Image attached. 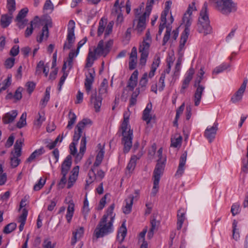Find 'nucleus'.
<instances>
[{"mask_svg": "<svg viewBox=\"0 0 248 248\" xmlns=\"http://www.w3.org/2000/svg\"><path fill=\"white\" fill-rule=\"evenodd\" d=\"M138 74V71L137 70H135L132 73L129 79L127 87L130 91L133 90L135 87L137 86Z\"/></svg>", "mask_w": 248, "mask_h": 248, "instance_id": "obj_25", "label": "nucleus"}, {"mask_svg": "<svg viewBox=\"0 0 248 248\" xmlns=\"http://www.w3.org/2000/svg\"><path fill=\"white\" fill-rule=\"evenodd\" d=\"M147 77H148V74L147 73H145L143 75L141 78L140 79V81L139 85L141 87H146L147 82H148Z\"/></svg>", "mask_w": 248, "mask_h": 248, "instance_id": "obj_58", "label": "nucleus"}, {"mask_svg": "<svg viewBox=\"0 0 248 248\" xmlns=\"http://www.w3.org/2000/svg\"><path fill=\"white\" fill-rule=\"evenodd\" d=\"M182 140L181 136H178L175 139H171V146L176 148L181 145Z\"/></svg>", "mask_w": 248, "mask_h": 248, "instance_id": "obj_54", "label": "nucleus"}, {"mask_svg": "<svg viewBox=\"0 0 248 248\" xmlns=\"http://www.w3.org/2000/svg\"><path fill=\"white\" fill-rule=\"evenodd\" d=\"M23 144V140L22 139L17 140L14 145V150L11 152L10 163L12 168L17 167L21 162L19 157L21 155Z\"/></svg>", "mask_w": 248, "mask_h": 248, "instance_id": "obj_6", "label": "nucleus"}, {"mask_svg": "<svg viewBox=\"0 0 248 248\" xmlns=\"http://www.w3.org/2000/svg\"><path fill=\"white\" fill-rule=\"evenodd\" d=\"M79 51L77 49V50L75 52L73 50L70 52L68 60V62L69 65L72 66L73 59L77 56L79 53Z\"/></svg>", "mask_w": 248, "mask_h": 248, "instance_id": "obj_51", "label": "nucleus"}, {"mask_svg": "<svg viewBox=\"0 0 248 248\" xmlns=\"http://www.w3.org/2000/svg\"><path fill=\"white\" fill-rule=\"evenodd\" d=\"M98 147L99 150L97 152L95 161L93 164V167L98 166L102 162L104 156L105 151L104 149V145H102L100 143H99L98 145Z\"/></svg>", "mask_w": 248, "mask_h": 248, "instance_id": "obj_26", "label": "nucleus"}, {"mask_svg": "<svg viewBox=\"0 0 248 248\" xmlns=\"http://www.w3.org/2000/svg\"><path fill=\"white\" fill-rule=\"evenodd\" d=\"M15 62V58L14 57H10L7 59L4 62V66L7 69H11L14 65Z\"/></svg>", "mask_w": 248, "mask_h": 248, "instance_id": "obj_52", "label": "nucleus"}, {"mask_svg": "<svg viewBox=\"0 0 248 248\" xmlns=\"http://www.w3.org/2000/svg\"><path fill=\"white\" fill-rule=\"evenodd\" d=\"M247 85V79H245L243 81V83L242 84L238 91L232 97L231 101L232 102V103H236L240 101L242 99L243 94L246 90Z\"/></svg>", "mask_w": 248, "mask_h": 248, "instance_id": "obj_14", "label": "nucleus"}, {"mask_svg": "<svg viewBox=\"0 0 248 248\" xmlns=\"http://www.w3.org/2000/svg\"><path fill=\"white\" fill-rule=\"evenodd\" d=\"M240 211V205L238 203H234L231 207V212L232 216H234Z\"/></svg>", "mask_w": 248, "mask_h": 248, "instance_id": "obj_56", "label": "nucleus"}, {"mask_svg": "<svg viewBox=\"0 0 248 248\" xmlns=\"http://www.w3.org/2000/svg\"><path fill=\"white\" fill-rule=\"evenodd\" d=\"M16 227V224L15 223H11L7 225L4 229V232L9 233L13 231Z\"/></svg>", "mask_w": 248, "mask_h": 248, "instance_id": "obj_53", "label": "nucleus"}, {"mask_svg": "<svg viewBox=\"0 0 248 248\" xmlns=\"http://www.w3.org/2000/svg\"><path fill=\"white\" fill-rule=\"evenodd\" d=\"M237 226V221L236 220H234L232 222V237L236 241L238 240L240 236Z\"/></svg>", "mask_w": 248, "mask_h": 248, "instance_id": "obj_44", "label": "nucleus"}, {"mask_svg": "<svg viewBox=\"0 0 248 248\" xmlns=\"http://www.w3.org/2000/svg\"><path fill=\"white\" fill-rule=\"evenodd\" d=\"M124 1L120 2L119 0H116L111 10V16L122 13V8L124 6Z\"/></svg>", "mask_w": 248, "mask_h": 248, "instance_id": "obj_31", "label": "nucleus"}, {"mask_svg": "<svg viewBox=\"0 0 248 248\" xmlns=\"http://www.w3.org/2000/svg\"><path fill=\"white\" fill-rule=\"evenodd\" d=\"M44 9L45 10H50L52 11L54 9L53 4L50 0H46L44 6Z\"/></svg>", "mask_w": 248, "mask_h": 248, "instance_id": "obj_61", "label": "nucleus"}, {"mask_svg": "<svg viewBox=\"0 0 248 248\" xmlns=\"http://www.w3.org/2000/svg\"><path fill=\"white\" fill-rule=\"evenodd\" d=\"M28 215V211L26 209L22 210V214L19 217V222L20 224L19 227V231L21 232L23 230L24 225Z\"/></svg>", "mask_w": 248, "mask_h": 248, "instance_id": "obj_39", "label": "nucleus"}, {"mask_svg": "<svg viewBox=\"0 0 248 248\" xmlns=\"http://www.w3.org/2000/svg\"><path fill=\"white\" fill-rule=\"evenodd\" d=\"M160 62V57L157 55L155 56L154 61L151 65V70L149 73V77L152 78L154 76L155 72L159 66Z\"/></svg>", "mask_w": 248, "mask_h": 248, "instance_id": "obj_32", "label": "nucleus"}, {"mask_svg": "<svg viewBox=\"0 0 248 248\" xmlns=\"http://www.w3.org/2000/svg\"><path fill=\"white\" fill-rule=\"evenodd\" d=\"M95 50L94 51L89 50L86 61L85 68H89L92 66L94 62L97 59Z\"/></svg>", "mask_w": 248, "mask_h": 248, "instance_id": "obj_27", "label": "nucleus"}, {"mask_svg": "<svg viewBox=\"0 0 248 248\" xmlns=\"http://www.w3.org/2000/svg\"><path fill=\"white\" fill-rule=\"evenodd\" d=\"M11 77L8 76L2 82V86L1 87L3 91L5 90L11 84Z\"/></svg>", "mask_w": 248, "mask_h": 248, "instance_id": "obj_57", "label": "nucleus"}, {"mask_svg": "<svg viewBox=\"0 0 248 248\" xmlns=\"http://www.w3.org/2000/svg\"><path fill=\"white\" fill-rule=\"evenodd\" d=\"M78 177L70 175L68 181V184H67V188H70L74 184V183L76 182V180H77Z\"/></svg>", "mask_w": 248, "mask_h": 248, "instance_id": "obj_62", "label": "nucleus"}, {"mask_svg": "<svg viewBox=\"0 0 248 248\" xmlns=\"http://www.w3.org/2000/svg\"><path fill=\"white\" fill-rule=\"evenodd\" d=\"M215 8L221 14L228 16L237 11V4L232 0H209Z\"/></svg>", "mask_w": 248, "mask_h": 248, "instance_id": "obj_3", "label": "nucleus"}, {"mask_svg": "<svg viewBox=\"0 0 248 248\" xmlns=\"http://www.w3.org/2000/svg\"><path fill=\"white\" fill-rule=\"evenodd\" d=\"M204 68L201 67L199 72L197 75V77L195 80L194 87L204 86V85L202 84V81L203 78V75L204 71Z\"/></svg>", "mask_w": 248, "mask_h": 248, "instance_id": "obj_36", "label": "nucleus"}, {"mask_svg": "<svg viewBox=\"0 0 248 248\" xmlns=\"http://www.w3.org/2000/svg\"><path fill=\"white\" fill-rule=\"evenodd\" d=\"M52 27V22L51 19L46 20L45 25L43 27L42 33L37 38V41L38 43H41L44 40H46L48 37L49 31L48 28Z\"/></svg>", "mask_w": 248, "mask_h": 248, "instance_id": "obj_13", "label": "nucleus"}, {"mask_svg": "<svg viewBox=\"0 0 248 248\" xmlns=\"http://www.w3.org/2000/svg\"><path fill=\"white\" fill-rule=\"evenodd\" d=\"M189 34L186 33H183L181 34V38L180 41V44L178 48L179 53H181L185 49V46L187 41Z\"/></svg>", "mask_w": 248, "mask_h": 248, "instance_id": "obj_40", "label": "nucleus"}, {"mask_svg": "<svg viewBox=\"0 0 248 248\" xmlns=\"http://www.w3.org/2000/svg\"><path fill=\"white\" fill-rule=\"evenodd\" d=\"M75 22L73 20H70L68 24L67 35L66 41L63 45V49H70L75 43L76 37L75 35Z\"/></svg>", "mask_w": 248, "mask_h": 248, "instance_id": "obj_8", "label": "nucleus"}, {"mask_svg": "<svg viewBox=\"0 0 248 248\" xmlns=\"http://www.w3.org/2000/svg\"><path fill=\"white\" fill-rule=\"evenodd\" d=\"M140 9H135L134 10L135 16L133 20V27L135 30L137 31L138 33L141 34V32L145 29L146 27V19L149 18L150 14L144 12L142 14H140L139 12Z\"/></svg>", "mask_w": 248, "mask_h": 248, "instance_id": "obj_5", "label": "nucleus"}, {"mask_svg": "<svg viewBox=\"0 0 248 248\" xmlns=\"http://www.w3.org/2000/svg\"><path fill=\"white\" fill-rule=\"evenodd\" d=\"M18 115L16 110H12L4 114L2 118V121L4 124L13 123Z\"/></svg>", "mask_w": 248, "mask_h": 248, "instance_id": "obj_18", "label": "nucleus"}, {"mask_svg": "<svg viewBox=\"0 0 248 248\" xmlns=\"http://www.w3.org/2000/svg\"><path fill=\"white\" fill-rule=\"evenodd\" d=\"M187 157V151H185L181 155L178 169L176 172V176H181L185 170V165L186 164Z\"/></svg>", "mask_w": 248, "mask_h": 248, "instance_id": "obj_19", "label": "nucleus"}, {"mask_svg": "<svg viewBox=\"0 0 248 248\" xmlns=\"http://www.w3.org/2000/svg\"><path fill=\"white\" fill-rule=\"evenodd\" d=\"M108 81L107 79L104 78L101 83L99 88V95L97 96L96 93H93L91 98V103L93 105L95 111H99L102 104V96H106L108 93Z\"/></svg>", "mask_w": 248, "mask_h": 248, "instance_id": "obj_4", "label": "nucleus"}, {"mask_svg": "<svg viewBox=\"0 0 248 248\" xmlns=\"http://www.w3.org/2000/svg\"><path fill=\"white\" fill-rule=\"evenodd\" d=\"M165 73H162L161 75V76L159 78L158 83V90L160 91H162L164 90V88L165 87Z\"/></svg>", "mask_w": 248, "mask_h": 248, "instance_id": "obj_50", "label": "nucleus"}, {"mask_svg": "<svg viewBox=\"0 0 248 248\" xmlns=\"http://www.w3.org/2000/svg\"><path fill=\"white\" fill-rule=\"evenodd\" d=\"M84 229L83 227H80L78 229L73 232V237L71 239V244L74 245L78 240H79L83 236Z\"/></svg>", "mask_w": 248, "mask_h": 248, "instance_id": "obj_29", "label": "nucleus"}, {"mask_svg": "<svg viewBox=\"0 0 248 248\" xmlns=\"http://www.w3.org/2000/svg\"><path fill=\"white\" fill-rule=\"evenodd\" d=\"M194 87L196 88V90L194 94L193 101L194 105L195 106H198L200 104L202 95L205 89V86H199V87Z\"/></svg>", "mask_w": 248, "mask_h": 248, "instance_id": "obj_21", "label": "nucleus"}, {"mask_svg": "<svg viewBox=\"0 0 248 248\" xmlns=\"http://www.w3.org/2000/svg\"><path fill=\"white\" fill-rule=\"evenodd\" d=\"M19 47L18 45L14 46L10 51V55L13 57L17 56L19 52Z\"/></svg>", "mask_w": 248, "mask_h": 248, "instance_id": "obj_60", "label": "nucleus"}, {"mask_svg": "<svg viewBox=\"0 0 248 248\" xmlns=\"http://www.w3.org/2000/svg\"><path fill=\"white\" fill-rule=\"evenodd\" d=\"M46 179L45 178L41 177L38 182L36 183L33 186V189L35 191H38L40 190L44 186L46 183Z\"/></svg>", "mask_w": 248, "mask_h": 248, "instance_id": "obj_48", "label": "nucleus"}, {"mask_svg": "<svg viewBox=\"0 0 248 248\" xmlns=\"http://www.w3.org/2000/svg\"><path fill=\"white\" fill-rule=\"evenodd\" d=\"M45 153V150L43 147L35 150L27 159L26 162L31 163L33 161L36 157L43 155Z\"/></svg>", "mask_w": 248, "mask_h": 248, "instance_id": "obj_35", "label": "nucleus"}, {"mask_svg": "<svg viewBox=\"0 0 248 248\" xmlns=\"http://www.w3.org/2000/svg\"><path fill=\"white\" fill-rule=\"evenodd\" d=\"M12 18V15L5 14L2 15L0 21L1 26L3 28L8 27L11 22Z\"/></svg>", "mask_w": 248, "mask_h": 248, "instance_id": "obj_38", "label": "nucleus"}, {"mask_svg": "<svg viewBox=\"0 0 248 248\" xmlns=\"http://www.w3.org/2000/svg\"><path fill=\"white\" fill-rule=\"evenodd\" d=\"M86 149V138L85 136L82 137L79 148V152L76 155V160L80 161L82 158Z\"/></svg>", "mask_w": 248, "mask_h": 248, "instance_id": "obj_24", "label": "nucleus"}, {"mask_svg": "<svg viewBox=\"0 0 248 248\" xmlns=\"http://www.w3.org/2000/svg\"><path fill=\"white\" fill-rule=\"evenodd\" d=\"M152 108V105L151 103H148L146 108L143 111L142 119L146 122L147 124H149L152 120V115L151 112Z\"/></svg>", "mask_w": 248, "mask_h": 248, "instance_id": "obj_23", "label": "nucleus"}, {"mask_svg": "<svg viewBox=\"0 0 248 248\" xmlns=\"http://www.w3.org/2000/svg\"><path fill=\"white\" fill-rule=\"evenodd\" d=\"M171 31V27L169 25L166 26V31L163 37L162 41V45L165 46L169 40L170 36V32Z\"/></svg>", "mask_w": 248, "mask_h": 248, "instance_id": "obj_45", "label": "nucleus"}, {"mask_svg": "<svg viewBox=\"0 0 248 248\" xmlns=\"http://www.w3.org/2000/svg\"><path fill=\"white\" fill-rule=\"evenodd\" d=\"M108 213L106 212L100 219L98 224L95 229L93 236L96 239L103 237L108 232Z\"/></svg>", "mask_w": 248, "mask_h": 248, "instance_id": "obj_7", "label": "nucleus"}, {"mask_svg": "<svg viewBox=\"0 0 248 248\" xmlns=\"http://www.w3.org/2000/svg\"><path fill=\"white\" fill-rule=\"evenodd\" d=\"M142 153H139L137 155H133L131 156L129 162L128 163L126 169L131 171L133 170L136 165V161L138 159H139L142 156Z\"/></svg>", "mask_w": 248, "mask_h": 248, "instance_id": "obj_33", "label": "nucleus"}, {"mask_svg": "<svg viewBox=\"0 0 248 248\" xmlns=\"http://www.w3.org/2000/svg\"><path fill=\"white\" fill-rule=\"evenodd\" d=\"M129 115L127 113L124 114V121L121 125L122 143L124 145V152H129L132 146L133 130L129 127Z\"/></svg>", "mask_w": 248, "mask_h": 248, "instance_id": "obj_1", "label": "nucleus"}, {"mask_svg": "<svg viewBox=\"0 0 248 248\" xmlns=\"http://www.w3.org/2000/svg\"><path fill=\"white\" fill-rule=\"evenodd\" d=\"M95 72L93 69H88V74L86 75L85 87L87 92L91 90L92 85L94 80Z\"/></svg>", "mask_w": 248, "mask_h": 248, "instance_id": "obj_20", "label": "nucleus"}, {"mask_svg": "<svg viewBox=\"0 0 248 248\" xmlns=\"http://www.w3.org/2000/svg\"><path fill=\"white\" fill-rule=\"evenodd\" d=\"M26 112H24L21 115L19 120L16 123V127L18 128H21L26 125Z\"/></svg>", "mask_w": 248, "mask_h": 248, "instance_id": "obj_43", "label": "nucleus"}, {"mask_svg": "<svg viewBox=\"0 0 248 248\" xmlns=\"http://www.w3.org/2000/svg\"><path fill=\"white\" fill-rule=\"evenodd\" d=\"M36 24V23L34 21H31V24L29 27H27L26 31H25V37H28L30 36L32 33L33 30V26Z\"/></svg>", "mask_w": 248, "mask_h": 248, "instance_id": "obj_55", "label": "nucleus"}, {"mask_svg": "<svg viewBox=\"0 0 248 248\" xmlns=\"http://www.w3.org/2000/svg\"><path fill=\"white\" fill-rule=\"evenodd\" d=\"M68 118L69 120L66 128L70 130L76 121L77 116L74 112L70 110L68 114Z\"/></svg>", "mask_w": 248, "mask_h": 248, "instance_id": "obj_42", "label": "nucleus"}, {"mask_svg": "<svg viewBox=\"0 0 248 248\" xmlns=\"http://www.w3.org/2000/svg\"><path fill=\"white\" fill-rule=\"evenodd\" d=\"M75 210V204L73 200H71L68 202V206L67 209L66 218L68 223H70L72 220Z\"/></svg>", "mask_w": 248, "mask_h": 248, "instance_id": "obj_30", "label": "nucleus"}, {"mask_svg": "<svg viewBox=\"0 0 248 248\" xmlns=\"http://www.w3.org/2000/svg\"><path fill=\"white\" fill-rule=\"evenodd\" d=\"M43 247V248H54V245H52L50 240L47 238L44 240Z\"/></svg>", "mask_w": 248, "mask_h": 248, "instance_id": "obj_64", "label": "nucleus"}, {"mask_svg": "<svg viewBox=\"0 0 248 248\" xmlns=\"http://www.w3.org/2000/svg\"><path fill=\"white\" fill-rule=\"evenodd\" d=\"M28 12V9L27 8H25L21 9L18 13L16 18V21H22L23 18L26 16V15Z\"/></svg>", "mask_w": 248, "mask_h": 248, "instance_id": "obj_46", "label": "nucleus"}, {"mask_svg": "<svg viewBox=\"0 0 248 248\" xmlns=\"http://www.w3.org/2000/svg\"><path fill=\"white\" fill-rule=\"evenodd\" d=\"M164 168V162H160L159 160H157V164L156 165L153 173L154 181L159 182L161 176L163 174Z\"/></svg>", "mask_w": 248, "mask_h": 248, "instance_id": "obj_16", "label": "nucleus"}, {"mask_svg": "<svg viewBox=\"0 0 248 248\" xmlns=\"http://www.w3.org/2000/svg\"><path fill=\"white\" fill-rule=\"evenodd\" d=\"M72 156L67 155L62 162L61 167V174L67 175L70 170L72 165Z\"/></svg>", "mask_w": 248, "mask_h": 248, "instance_id": "obj_17", "label": "nucleus"}, {"mask_svg": "<svg viewBox=\"0 0 248 248\" xmlns=\"http://www.w3.org/2000/svg\"><path fill=\"white\" fill-rule=\"evenodd\" d=\"M218 124L215 123L213 125L210 127H208L204 132V136L209 140V142H211L215 138L217 130Z\"/></svg>", "mask_w": 248, "mask_h": 248, "instance_id": "obj_15", "label": "nucleus"}, {"mask_svg": "<svg viewBox=\"0 0 248 248\" xmlns=\"http://www.w3.org/2000/svg\"><path fill=\"white\" fill-rule=\"evenodd\" d=\"M108 23L107 17H103L99 22V26L97 29V35L100 36L102 35L105 31V28Z\"/></svg>", "mask_w": 248, "mask_h": 248, "instance_id": "obj_34", "label": "nucleus"}, {"mask_svg": "<svg viewBox=\"0 0 248 248\" xmlns=\"http://www.w3.org/2000/svg\"><path fill=\"white\" fill-rule=\"evenodd\" d=\"M207 4L204 2L201 11L198 22L197 23L198 31L206 36L212 32V28L210 25V21L207 13Z\"/></svg>", "mask_w": 248, "mask_h": 248, "instance_id": "obj_2", "label": "nucleus"}, {"mask_svg": "<svg viewBox=\"0 0 248 248\" xmlns=\"http://www.w3.org/2000/svg\"><path fill=\"white\" fill-rule=\"evenodd\" d=\"M134 199V196L132 195H130L125 200V205L123 208V212L125 214H128L131 212Z\"/></svg>", "mask_w": 248, "mask_h": 248, "instance_id": "obj_28", "label": "nucleus"}, {"mask_svg": "<svg viewBox=\"0 0 248 248\" xmlns=\"http://www.w3.org/2000/svg\"><path fill=\"white\" fill-rule=\"evenodd\" d=\"M195 10H196V9L195 6V3L192 2L191 4L189 5L186 13L185 14L183 18V22L185 23V28L183 32V33H186V32H187V34H189L190 31L189 27L192 22V18L191 16L192 11Z\"/></svg>", "mask_w": 248, "mask_h": 248, "instance_id": "obj_11", "label": "nucleus"}, {"mask_svg": "<svg viewBox=\"0 0 248 248\" xmlns=\"http://www.w3.org/2000/svg\"><path fill=\"white\" fill-rule=\"evenodd\" d=\"M107 194H106L101 199L98 205L96 207V209L98 210H102L105 206L106 203Z\"/></svg>", "mask_w": 248, "mask_h": 248, "instance_id": "obj_59", "label": "nucleus"}, {"mask_svg": "<svg viewBox=\"0 0 248 248\" xmlns=\"http://www.w3.org/2000/svg\"><path fill=\"white\" fill-rule=\"evenodd\" d=\"M7 7L8 9L9 14L12 15L13 12L16 9L15 0H7Z\"/></svg>", "mask_w": 248, "mask_h": 248, "instance_id": "obj_47", "label": "nucleus"}, {"mask_svg": "<svg viewBox=\"0 0 248 248\" xmlns=\"http://www.w3.org/2000/svg\"><path fill=\"white\" fill-rule=\"evenodd\" d=\"M194 72L195 71L193 68H190L189 69L186 74V76L183 82V85L181 90V93L184 92V91H182V90H184L188 87L190 81L193 78V76L194 74Z\"/></svg>", "mask_w": 248, "mask_h": 248, "instance_id": "obj_22", "label": "nucleus"}, {"mask_svg": "<svg viewBox=\"0 0 248 248\" xmlns=\"http://www.w3.org/2000/svg\"><path fill=\"white\" fill-rule=\"evenodd\" d=\"M91 124L92 122L89 119H83L81 121L78 122L75 128L73 142L78 143L85 126Z\"/></svg>", "mask_w": 248, "mask_h": 248, "instance_id": "obj_12", "label": "nucleus"}, {"mask_svg": "<svg viewBox=\"0 0 248 248\" xmlns=\"http://www.w3.org/2000/svg\"><path fill=\"white\" fill-rule=\"evenodd\" d=\"M160 0H148L146 3L145 13L150 14L152 10L153 5L156 1H159Z\"/></svg>", "mask_w": 248, "mask_h": 248, "instance_id": "obj_49", "label": "nucleus"}, {"mask_svg": "<svg viewBox=\"0 0 248 248\" xmlns=\"http://www.w3.org/2000/svg\"><path fill=\"white\" fill-rule=\"evenodd\" d=\"M150 46V43L147 42L146 40H143L142 43L140 45L139 48V52L140 53V63L142 66L146 64L147 59L149 55Z\"/></svg>", "mask_w": 248, "mask_h": 248, "instance_id": "obj_10", "label": "nucleus"}, {"mask_svg": "<svg viewBox=\"0 0 248 248\" xmlns=\"http://www.w3.org/2000/svg\"><path fill=\"white\" fill-rule=\"evenodd\" d=\"M108 35V30L107 28L105 32V38L100 40L96 48L95 53L99 56L106 57L108 54V40L106 39Z\"/></svg>", "mask_w": 248, "mask_h": 248, "instance_id": "obj_9", "label": "nucleus"}, {"mask_svg": "<svg viewBox=\"0 0 248 248\" xmlns=\"http://www.w3.org/2000/svg\"><path fill=\"white\" fill-rule=\"evenodd\" d=\"M26 87L27 92L29 94H31L35 87V84L33 82L29 81L26 83Z\"/></svg>", "mask_w": 248, "mask_h": 248, "instance_id": "obj_63", "label": "nucleus"}, {"mask_svg": "<svg viewBox=\"0 0 248 248\" xmlns=\"http://www.w3.org/2000/svg\"><path fill=\"white\" fill-rule=\"evenodd\" d=\"M185 220V212H182V209L178 211L177 213V229L180 230L182 228L183 224Z\"/></svg>", "mask_w": 248, "mask_h": 248, "instance_id": "obj_41", "label": "nucleus"}, {"mask_svg": "<svg viewBox=\"0 0 248 248\" xmlns=\"http://www.w3.org/2000/svg\"><path fill=\"white\" fill-rule=\"evenodd\" d=\"M127 232V229L124 224V222L121 227H120L118 235H117V240L120 243H121L124 240Z\"/></svg>", "mask_w": 248, "mask_h": 248, "instance_id": "obj_37", "label": "nucleus"}]
</instances>
